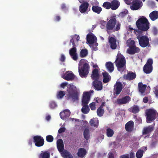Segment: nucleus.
Wrapping results in <instances>:
<instances>
[{
	"mask_svg": "<svg viewBox=\"0 0 158 158\" xmlns=\"http://www.w3.org/2000/svg\"><path fill=\"white\" fill-rule=\"evenodd\" d=\"M67 94L66 97L68 100L73 102L78 100L79 93L76 87L73 84H69L67 87Z\"/></svg>",
	"mask_w": 158,
	"mask_h": 158,
	"instance_id": "f257e3e1",
	"label": "nucleus"
},
{
	"mask_svg": "<svg viewBox=\"0 0 158 158\" xmlns=\"http://www.w3.org/2000/svg\"><path fill=\"white\" fill-rule=\"evenodd\" d=\"M114 63L118 71L123 72L126 68V60L125 57L121 54H118Z\"/></svg>",
	"mask_w": 158,
	"mask_h": 158,
	"instance_id": "f03ea898",
	"label": "nucleus"
},
{
	"mask_svg": "<svg viewBox=\"0 0 158 158\" xmlns=\"http://www.w3.org/2000/svg\"><path fill=\"white\" fill-rule=\"evenodd\" d=\"M136 24L138 29L141 31H147L149 27V23L148 19L145 18L139 19Z\"/></svg>",
	"mask_w": 158,
	"mask_h": 158,
	"instance_id": "7ed1b4c3",
	"label": "nucleus"
},
{
	"mask_svg": "<svg viewBox=\"0 0 158 158\" xmlns=\"http://www.w3.org/2000/svg\"><path fill=\"white\" fill-rule=\"evenodd\" d=\"M146 120L147 123H150L156 118L158 114L157 111L153 109H149L145 111Z\"/></svg>",
	"mask_w": 158,
	"mask_h": 158,
	"instance_id": "20e7f679",
	"label": "nucleus"
},
{
	"mask_svg": "<svg viewBox=\"0 0 158 158\" xmlns=\"http://www.w3.org/2000/svg\"><path fill=\"white\" fill-rule=\"evenodd\" d=\"M117 23V20L115 17H111L106 24V30L107 33L110 34L114 31V29Z\"/></svg>",
	"mask_w": 158,
	"mask_h": 158,
	"instance_id": "39448f33",
	"label": "nucleus"
},
{
	"mask_svg": "<svg viewBox=\"0 0 158 158\" xmlns=\"http://www.w3.org/2000/svg\"><path fill=\"white\" fill-rule=\"evenodd\" d=\"M89 71V66L87 63H85L81 67H78V72L79 75L82 78H85L87 75Z\"/></svg>",
	"mask_w": 158,
	"mask_h": 158,
	"instance_id": "423d86ee",
	"label": "nucleus"
},
{
	"mask_svg": "<svg viewBox=\"0 0 158 158\" xmlns=\"http://www.w3.org/2000/svg\"><path fill=\"white\" fill-rule=\"evenodd\" d=\"M139 40V45L142 48H145L149 45L148 38L146 36H140L138 35L137 37Z\"/></svg>",
	"mask_w": 158,
	"mask_h": 158,
	"instance_id": "0eeeda50",
	"label": "nucleus"
},
{
	"mask_svg": "<svg viewBox=\"0 0 158 158\" xmlns=\"http://www.w3.org/2000/svg\"><path fill=\"white\" fill-rule=\"evenodd\" d=\"M153 60L152 59H149L143 67V71L146 74L151 73L153 70L152 64Z\"/></svg>",
	"mask_w": 158,
	"mask_h": 158,
	"instance_id": "6e6552de",
	"label": "nucleus"
},
{
	"mask_svg": "<svg viewBox=\"0 0 158 158\" xmlns=\"http://www.w3.org/2000/svg\"><path fill=\"white\" fill-rule=\"evenodd\" d=\"M123 85L120 81H117L114 85V98L119 94L121 92L123 88Z\"/></svg>",
	"mask_w": 158,
	"mask_h": 158,
	"instance_id": "1a4fd4ad",
	"label": "nucleus"
},
{
	"mask_svg": "<svg viewBox=\"0 0 158 158\" xmlns=\"http://www.w3.org/2000/svg\"><path fill=\"white\" fill-rule=\"evenodd\" d=\"M33 142L36 146L41 147L44 144V141L43 138L40 135H36L33 137Z\"/></svg>",
	"mask_w": 158,
	"mask_h": 158,
	"instance_id": "9d476101",
	"label": "nucleus"
},
{
	"mask_svg": "<svg viewBox=\"0 0 158 158\" xmlns=\"http://www.w3.org/2000/svg\"><path fill=\"white\" fill-rule=\"evenodd\" d=\"M89 3L85 1L83 2L79 7V11L81 13H86L87 14L90 10V8L89 9Z\"/></svg>",
	"mask_w": 158,
	"mask_h": 158,
	"instance_id": "9b49d317",
	"label": "nucleus"
},
{
	"mask_svg": "<svg viewBox=\"0 0 158 158\" xmlns=\"http://www.w3.org/2000/svg\"><path fill=\"white\" fill-rule=\"evenodd\" d=\"M90 94L88 92L83 93L81 105H88L90 100Z\"/></svg>",
	"mask_w": 158,
	"mask_h": 158,
	"instance_id": "f8f14e48",
	"label": "nucleus"
},
{
	"mask_svg": "<svg viewBox=\"0 0 158 158\" xmlns=\"http://www.w3.org/2000/svg\"><path fill=\"white\" fill-rule=\"evenodd\" d=\"M140 51V48L136 46H129L127 50V52L130 55H133L136 53H138Z\"/></svg>",
	"mask_w": 158,
	"mask_h": 158,
	"instance_id": "ddd939ff",
	"label": "nucleus"
},
{
	"mask_svg": "<svg viewBox=\"0 0 158 158\" xmlns=\"http://www.w3.org/2000/svg\"><path fill=\"white\" fill-rule=\"evenodd\" d=\"M136 74L131 72H129L127 74H124L123 77L124 79L131 81L135 79L136 77Z\"/></svg>",
	"mask_w": 158,
	"mask_h": 158,
	"instance_id": "4468645a",
	"label": "nucleus"
},
{
	"mask_svg": "<svg viewBox=\"0 0 158 158\" xmlns=\"http://www.w3.org/2000/svg\"><path fill=\"white\" fill-rule=\"evenodd\" d=\"M98 80H94L93 84L95 89L99 91L102 89L103 86L102 82Z\"/></svg>",
	"mask_w": 158,
	"mask_h": 158,
	"instance_id": "2eb2a0df",
	"label": "nucleus"
},
{
	"mask_svg": "<svg viewBox=\"0 0 158 158\" xmlns=\"http://www.w3.org/2000/svg\"><path fill=\"white\" fill-rule=\"evenodd\" d=\"M75 77L74 74L71 72L67 71L63 75L62 77L64 79L69 81L73 80Z\"/></svg>",
	"mask_w": 158,
	"mask_h": 158,
	"instance_id": "dca6fc26",
	"label": "nucleus"
},
{
	"mask_svg": "<svg viewBox=\"0 0 158 158\" xmlns=\"http://www.w3.org/2000/svg\"><path fill=\"white\" fill-rule=\"evenodd\" d=\"M142 3V2H139L138 0H133L132 2V5L131 6V8L133 10H136L140 8L141 6L140 5V3Z\"/></svg>",
	"mask_w": 158,
	"mask_h": 158,
	"instance_id": "f3484780",
	"label": "nucleus"
},
{
	"mask_svg": "<svg viewBox=\"0 0 158 158\" xmlns=\"http://www.w3.org/2000/svg\"><path fill=\"white\" fill-rule=\"evenodd\" d=\"M130 100L129 96H126L122 98L118 99L116 102L118 104H125L128 102Z\"/></svg>",
	"mask_w": 158,
	"mask_h": 158,
	"instance_id": "a211bd4d",
	"label": "nucleus"
},
{
	"mask_svg": "<svg viewBox=\"0 0 158 158\" xmlns=\"http://www.w3.org/2000/svg\"><path fill=\"white\" fill-rule=\"evenodd\" d=\"M56 144L58 150L60 153L64 150V143L63 140L61 139H59L57 140Z\"/></svg>",
	"mask_w": 158,
	"mask_h": 158,
	"instance_id": "6ab92c4d",
	"label": "nucleus"
},
{
	"mask_svg": "<svg viewBox=\"0 0 158 158\" xmlns=\"http://www.w3.org/2000/svg\"><path fill=\"white\" fill-rule=\"evenodd\" d=\"M97 39L96 37L93 34H88L87 35V41L90 44H93Z\"/></svg>",
	"mask_w": 158,
	"mask_h": 158,
	"instance_id": "aec40b11",
	"label": "nucleus"
},
{
	"mask_svg": "<svg viewBox=\"0 0 158 158\" xmlns=\"http://www.w3.org/2000/svg\"><path fill=\"white\" fill-rule=\"evenodd\" d=\"M108 39L110 48L112 49H116L117 46L116 39L113 37H109Z\"/></svg>",
	"mask_w": 158,
	"mask_h": 158,
	"instance_id": "412c9836",
	"label": "nucleus"
},
{
	"mask_svg": "<svg viewBox=\"0 0 158 158\" xmlns=\"http://www.w3.org/2000/svg\"><path fill=\"white\" fill-rule=\"evenodd\" d=\"M77 48L76 47H73L71 48L69 51L70 55L72 57V59L74 60H76L78 58L77 54Z\"/></svg>",
	"mask_w": 158,
	"mask_h": 158,
	"instance_id": "4be33fe9",
	"label": "nucleus"
},
{
	"mask_svg": "<svg viewBox=\"0 0 158 158\" xmlns=\"http://www.w3.org/2000/svg\"><path fill=\"white\" fill-rule=\"evenodd\" d=\"M147 85L143 84L142 82H140L138 84V90L142 95H143L145 93Z\"/></svg>",
	"mask_w": 158,
	"mask_h": 158,
	"instance_id": "5701e85b",
	"label": "nucleus"
},
{
	"mask_svg": "<svg viewBox=\"0 0 158 158\" xmlns=\"http://www.w3.org/2000/svg\"><path fill=\"white\" fill-rule=\"evenodd\" d=\"M134 123L133 121H130L128 122L125 125L126 130L129 132L131 131L133 128Z\"/></svg>",
	"mask_w": 158,
	"mask_h": 158,
	"instance_id": "b1692460",
	"label": "nucleus"
},
{
	"mask_svg": "<svg viewBox=\"0 0 158 158\" xmlns=\"http://www.w3.org/2000/svg\"><path fill=\"white\" fill-rule=\"evenodd\" d=\"M102 74L103 76V81L104 83L108 82L111 79V77L106 71L102 72Z\"/></svg>",
	"mask_w": 158,
	"mask_h": 158,
	"instance_id": "393cba45",
	"label": "nucleus"
},
{
	"mask_svg": "<svg viewBox=\"0 0 158 158\" xmlns=\"http://www.w3.org/2000/svg\"><path fill=\"white\" fill-rule=\"evenodd\" d=\"M70 114V111L68 110H64L63 112H61L60 114V118L63 119H65L69 117Z\"/></svg>",
	"mask_w": 158,
	"mask_h": 158,
	"instance_id": "a878e982",
	"label": "nucleus"
},
{
	"mask_svg": "<svg viewBox=\"0 0 158 158\" xmlns=\"http://www.w3.org/2000/svg\"><path fill=\"white\" fill-rule=\"evenodd\" d=\"M111 10H115L117 9L120 5L119 2L117 0H114L111 2Z\"/></svg>",
	"mask_w": 158,
	"mask_h": 158,
	"instance_id": "bb28decb",
	"label": "nucleus"
},
{
	"mask_svg": "<svg viewBox=\"0 0 158 158\" xmlns=\"http://www.w3.org/2000/svg\"><path fill=\"white\" fill-rule=\"evenodd\" d=\"M154 127L152 125L144 127L143 129V135H147L152 131Z\"/></svg>",
	"mask_w": 158,
	"mask_h": 158,
	"instance_id": "cd10ccee",
	"label": "nucleus"
},
{
	"mask_svg": "<svg viewBox=\"0 0 158 158\" xmlns=\"http://www.w3.org/2000/svg\"><path fill=\"white\" fill-rule=\"evenodd\" d=\"M50 152L48 151H42L39 155V158H50Z\"/></svg>",
	"mask_w": 158,
	"mask_h": 158,
	"instance_id": "c85d7f7f",
	"label": "nucleus"
},
{
	"mask_svg": "<svg viewBox=\"0 0 158 158\" xmlns=\"http://www.w3.org/2000/svg\"><path fill=\"white\" fill-rule=\"evenodd\" d=\"M149 16L152 21L156 20L158 18V11L156 10L153 11L150 14Z\"/></svg>",
	"mask_w": 158,
	"mask_h": 158,
	"instance_id": "c756f323",
	"label": "nucleus"
},
{
	"mask_svg": "<svg viewBox=\"0 0 158 158\" xmlns=\"http://www.w3.org/2000/svg\"><path fill=\"white\" fill-rule=\"evenodd\" d=\"M91 77L94 80L99 79V74L98 70L97 69H95L93 70Z\"/></svg>",
	"mask_w": 158,
	"mask_h": 158,
	"instance_id": "7c9ffc66",
	"label": "nucleus"
},
{
	"mask_svg": "<svg viewBox=\"0 0 158 158\" xmlns=\"http://www.w3.org/2000/svg\"><path fill=\"white\" fill-rule=\"evenodd\" d=\"M129 110L130 112H132L134 114H137L140 111V109L138 106L134 105L132 107H131L129 109Z\"/></svg>",
	"mask_w": 158,
	"mask_h": 158,
	"instance_id": "2f4dec72",
	"label": "nucleus"
},
{
	"mask_svg": "<svg viewBox=\"0 0 158 158\" xmlns=\"http://www.w3.org/2000/svg\"><path fill=\"white\" fill-rule=\"evenodd\" d=\"M60 153L61 156L64 158H73L72 155L67 150H64Z\"/></svg>",
	"mask_w": 158,
	"mask_h": 158,
	"instance_id": "473e14b6",
	"label": "nucleus"
},
{
	"mask_svg": "<svg viewBox=\"0 0 158 158\" xmlns=\"http://www.w3.org/2000/svg\"><path fill=\"white\" fill-rule=\"evenodd\" d=\"M83 136L86 140H89L90 138V131L88 127L85 129L83 132Z\"/></svg>",
	"mask_w": 158,
	"mask_h": 158,
	"instance_id": "72a5a7b5",
	"label": "nucleus"
},
{
	"mask_svg": "<svg viewBox=\"0 0 158 158\" xmlns=\"http://www.w3.org/2000/svg\"><path fill=\"white\" fill-rule=\"evenodd\" d=\"M106 66L110 72H112L114 70L113 64L111 62H108L106 63Z\"/></svg>",
	"mask_w": 158,
	"mask_h": 158,
	"instance_id": "f704fd0d",
	"label": "nucleus"
},
{
	"mask_svg": "<svg viewBox=\"0 0 158 158\" xmlns=\"http://www.w3.org/2000/svg\"><path fill=\"white\" fill-rule=\"evenodd\" d=\"M114 133V132L113 129L108 127H106V134L107 137L110 138L112 137Z\"/></svg>",
	"mask_w": 158,
	"mask_h": 158,
	"instance_id": "c9c22d12",
	"label": "nucleus"
},
{
	"mask_svg": "<svg viewBox=\"0 0 158 158\" xmlns=\"http://www.w3.org/2000/svg\"><path fill=\"white\" fill-rule=\"evenodd\" d=\"M89 123L91 126L97 127L99 123V121L97 118H93L90 120Z\"/></svg>",
	"mask_w": 158,
	"mask_h": 158,
	"instance_id": "e433bc0d",
	"label": "nucleus"
},
{
	"mask_svg": "<svg viewBox=\"0 0 158 158\" xmlns=\"http://www.w3.org/2000/svg\"><path fill=\"white\" fill-rule=\"evenodd\" d=\"M87 153L86 150L84 148H80L77 153L78 156L81 157H84Z\"/></svg>",
	"mask_w": 158,
	"mask_h": 158,
	"instance_id": "4c0bfd02",
	"label": "nucleus"
},
{
	"mask_svg": "<svg viewBox=\"0 0 158 158\" xmlns=\"http://www.w3.org/2000/svg\"><path fill=\"white\" fill-rule=\"evenodd\" d=\"M82 107L81 109V112L84 114H88L89 111L90 109L88 105H81Z\"/></svg>",
	"mask_w": 158,
	"mask_h": 158,
	"instance_id": "58836bf2",
	"label": "nucleus"
},
{
	"mask_svg": "<svg viewBox=\"0 0 158 158\" xmlns=\"http://www.w3.org/2000/svg\"><path fill=\"white\" fill-rule=\"evenodd\" d=\"M92 9L94 12L97 13L98 14H100L102 10V8L97 6H93Z\"/></svg>",
	"mask_w": 158,
	"mask_h": 158,
	"instance_id": "ea45409f",
	"label": "nucleus"
},
{
	"mask_svg": "<svg viewBox=\"0 0 158 158\" xmlns=\"http://www.w3.org/2000/svg\"><path fill=\"white\" fill-rule=\"evenodd\" d=\"M135 153L133 152H131L130 153V156L129 158V155L126 154L121 156L119 158H135Z\"/></svg>",
	"mask_w": 158,
	"mask_h": 158,
	"instance_id": "a19ab883",
	"label": "nucleus"
},
{
	"mask_svg": "<svg viewBox=\"0 0 158 158\" xmlns=\"http://www.w3.org/2000/svg\"><path fill=\"white\" fill-rule=\"evenodd\" d=\"M65 92L64 91H60L57 92L56 97L57 98L62 99L65 94Z\"/></svg>",
	"mask_w": 158,
	"mask_h": 158,
	"instance_id": "79ce46f5",
	"label": "nucleus"
},
{
	"mask_svg": "<svg viewBox=\"0 0 158 158\" xmlns=\"http://www.w3.org/2000/svg\"><path fill=\"white\" fill-rule=\"evenodd\" d=\"M143 150L139 149L136 154V156L137 158H141L143 154Z\"/></svg>",
	"mask_w": 158,
	"mask_h": 158,
	"instance_id": "37998d69",
	"label": "nucleus"
},
{
	"mask_svg": "<svg viewBox=\"0 0 158 158\" xmlns=\"http://www.w3.org/2000/svg\"><path fill=\"white\" fill-rule=\"evenodd\" d=\"M104 111V109L101 108V107H99L97 111V115L99 117H102L103 115Z\"/></svg>",
	"mask_w": 158,
	"mask_h": 158,
	"instance_id": "c03bdc74",
	"label": "nucleus"
},
{
	"mask_svg": "<svg viewBox=\"0 0 158 158\" xmlns=\"http://www.w3.org/2000/svg\"><path fill=\"white\" fill-rule=\"evenodd\" d=\"M102 6L106 9H111V3L108 2H104L102 5Z\"/></svg>",
	"mask_w": 158,
	"mask_h": 158,
	"instance_id": "a18cd8bd",
	"label": "nucleus"
},
{
	"mask_svg": "<svg viewBox=\"0 0 158 158\" xmlns=\"http://www.w3.org/2000/svg\"><path fill=\"white\" fill-rule=\"evenodd\" d=\"M88 53V51L86 49H82L80 52V55L81 57H84L86 56Z\"/></svg>",
	"mask_w": 158,
	"mask_h": 158,
	"instance_id": "49530a36",
	"label": "nucleus"
},
{
	"mask_svg": "<svg viewBox=\"0 0 158 158\" xmlns=\"http://www.w3.org/2000/svg\"><path fill=\"white\" fill-rule=\"evenodd\" d=\"M49 106L51 109H54L57 107L56 103L54 101H51L49 103Z\"/></svg>",
	"mask_w": 158,
	"mask_h": 158,
	"instance_id": "de8ad7c7",
	"label": "nucleus"
},
{
	"mask_svg": "<svg viewBox=\"0 0 158 158\" xmlns=\"http://www.w3.org/2000/svg\"><path fill=\"white\" fill-rule=\"evenodd\" d=\"M54 139L53 137L51 135H48L46 137V141L49 143L52 142Z\"/></svg>",
	"mask_w": 158,
	"mask_h": 158,
	"instance_id": "09e8293b",
	"label": "nucleus"
},
{
	"mask_svg": "<svg viewBox=\"0 0 158 158\" xmlns=\"http://www.w3.org/2000/svg\"><path fill=\"white\" fill-rule=\"evenodd\" d=\"M89 106L91 109L92 110H94L96 109V107L95 106L96 104L95 102H92L90 103L89 105Z\"/></svg>",
	"mask_w": 158,
	"mask_h": 158,
	"instance_id": "8fccbe9b",
	"label": "nucleus"
},
{
	"mask_svg": "<svg viewBox=\"0 0 158 158\" xmlns=\"http://www.w3.org/2000/svg\"><path fill=\"white\" fill-rule=\"evenodd\" d=\"M127 43H128L129 46H136L135 45V41L133 40H127Z\"/></svg>",
	"mask_w": 158,
	"mask_h": 158,
	"instance_id": "3c124183",
	"label": "nucleus"
},
{
	"mask_svg": "<svg viewBox=\"0 0 158 158\" xmlns=\"http://www.w3.org/2000/svg\"><path fill=\"white\" fill-rule=\"evenodd\" d=\"M65 56L63 54L61 55L59 59V60L61 62H64L65 61Z\"/></svg>",
	"mask_w": 158,
	"mask_h": 158,
	"instance_id": "603ef678",
	"label": "nucleus"
},
{
	"mask_svg": "<svg viewBox=\"0 0 158 158\" xmlns=\"http://www.w3.org/2000/svg\"><path fill=\"white\" fill-rule=\"evenodd\" d=\"M152 32L154 35H157L158 33L157 28L155 27H153L152 30Z\"/></svg>",
	"mask_w": 158,
	"mask_h": 158,
	"instance_id": "864d4df0",
	"label": "nucleus"
},
{
	"mask_svg": "<svg viewBox=\"0 0 158 158\" xmlns=\"http://www.w3.org/2000/svg\"><path fill=\"white\" fill-rule=\"evenodd\" d=\"M66 130V128L64 127H62L60 128L58 131V133L59 134L62 133L64 132Z\"/></svg>",
	"mask_w": 158,
	"mask_h": 158,
	"instance_id": "5fc2aeb1",
	"label": "nucleus"
},
{
	"mask_svg": "<svg viewBox=\"0 0 158 158\" xmlns=\"http://www.w3.org/2000/svg\"><path fill=\"white\" fill-rule=\"evenodd\" d=\"M72 44V45L73 46V47H75L76 44L74 43V41L73 39V38L72 37L71 39L70 40V45H71V44Z\"/></svg>",
	"mask_w": 158,
	"mask_h": 158,
	"instance_id": "6e6d98bb",
	"label": "nucleus"
},
{
	"mask_svg": "<svg viewBox=\"0 0 158 158\" xmlns=\"http://www.w3.org/2000/svg\"><path fill=\"white\" fill-rule=\"evenodd\" d=\"M60 19L61 18L60 16L58 15H56L55 17L54 20L55 21L58 22L60 20Z\"/></svg>",
	"mask_w": 158,
	"mask_h": 158,
	"instance_id": "4d7b16f0",
	"label": "nucleus"
},
{
	"mask_svg": "<svg viewBox=\"0 0 158 158\" xmlns=\"http://www.w3.org/2000/svg\"><path fill=\"white\" fill-rule=\"evenodd\" d=\"M120 27V24L119 23H118L116 25V27H115L114 29V31H118L119 30Z\"/></svg>",
	"mask_w": 158,
	"mask_h": 158,
	"instance_id": "13d9d810",
	"label": "nucleus"
},
{
	"mask_svg": "<svg viewBox=\"0 0 158 158\" xmlns=\"http://www.w3.org/2000/svg\"><path fill=\"white\" fill-rule=\"evenodd\" d=\"M68 84L67 82L62 83L60 84V87L64 89Z\"/></svg>",
	"mask_w": 158,
	"mask_h": 158,
	"instance_id": "bf43d9fd",
	"label": "nucleus"
},
{
	"mask_svg": "<svg viewBox=\"0 0 158 158\" xmlns=\"http://www.w3.org/2000/svg\"><path fill=\"white\" fill-rule=\"evenodd\" d=\"M154 89H155L154 93L156 97L158 98V89L156 87H155Z\"/></svg>",
	"mask_w": 158,
	"mask_h": 158,
	"instance_id": "052dcab7",
	"label": "nucleus"
},
{
	"mask_svg": "<svg viewBox=\"0 0 158 158\" xmlns=\"http://www.w3.org/2000/svg\"><path fill=\"white\" fill-rule=\"evenodd\" d=\"M108 158H114V155L112 152H110L108 154Z\"/></svg>",
	"mask_w": 158,
	"mask_h": 158,
	"instance_id": "680f3d73",
	"label": "nucleus"
},
{
	"mask_svg": "<svg viewBox=\"0 0 158 158\" xmlns=\"http://www.w3.org/2000/svg\"><path fill=\"white\" fill-rule=\"evenodd\" d=\"M108 158H114V155L112 152H110L108 154Z\"/></svg>",
	"mask_w": 158,
	"mask_h": 158,
	"instance_id": "e2e57ef3",
	"label": "nucleus"
},
{
	"mask_svg": "<svg viewBox=\"0 0 158 158\" xmlns=\"http://www.w3.org/2000/svg\"><path fill=\"white\" fill-rule=\"evenodd\" d=\"M148 101V98L147 97H144L143 99V102L144 103H147Z\"/></svg>",
	"mask_w": 158,
	"mask_h": 158,
	"instance_id": "0e129e2a",
	"label": "nucleus"
},
{
	"mask_svg": "<svg viewBox=\"0 0 158 158\" xmlns=\"http://www.w3.org/2000/svg\"><path fill=\"white\" fill-rule=\"evenodd\" d=\"M51 116L49 115H47L46 117V119L48 121H49L51 119Z\"/></svg>",
	"mask_w": 158,
	"mask_h": 158,
	"instance_id": "69168bd1",
	"label": "nucleus"
},
{
	"mask_svg": "<svg viewBox=\"0 0 158 158\" xmlns=\"http://www.w3.org/2000/svg\"><path fill=\"white\" fill-rule=\"evenodd\" d=\"M106 103L105 102H103L102 103V104L99 107H101V108L103 109V106H105Z\"/></svg>",
	"mask_w": 158,
	"mask_h": 158,
	"instance_id": "338daca9",
	"label": "nucleus"
},
{
	"mask_svg": "<svg viewBox=\"0 0 158 158\" xmlns=\"http://www.w3.org/2000/svg\"><path fill=\"white\" fill-rule=\"evenodd\" d=\"M66 7V6L65 4H63L61 6V8L62 10L65 9Z\"/></svg>",
	"mask_w": 158,
	"mask_h": 158,
	"instance_id": "774afa93",
	"label": "nucleus"
}]
</instances>
